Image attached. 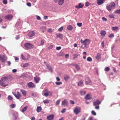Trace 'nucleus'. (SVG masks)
<instances>
[{"label":"nucleus","instance_id":"nucleus-21","mask_svg":"<svg viewBox=\"0 0 120 120\" xmlns=\"http://www.w3.org/2000/svg\"><path fill=\"white\" fill-rule=\"evenodd\" d=\"M13 15L11 14H8V21L11 20L13 18Z\"/></svg>","mask_w":120,"mask_h":120},{"label":"nucleus","instance_id":"nucleus-4","mask_svg":"<svg viewBox=\"0 0 120 120\" xmlns=\"http://www.w3.org/2000/svg\"><path fill=\"white\" fill-rule=\"evenodd\" d=\"M115 3L112 2L110 4L106 6V9L109 11H110L115 7Z\"/></svg>","mask_w":120,"mask_h":120},{"label":"nucleus","instance_id":"nucleus-61","mask_svg":"<svg viewBox=\"0 0 120 120\" xmlns=\"http://www.w3.org/2000/svg\"><path fill=\"white\" fill-rule=\"evenodd\" d=\"M102 20L104 21H107V19L104 17H103L102 18Z\"/></svg>","mask_w":120,"mask_h":120},{"label":"nucleus","instance_id":"nucleus-19","mask_svg":"<svg viewBox=\"0 0 120 120\" xmlns=\"http://www.w3.org/2000/svg\"><path fill=\"white\" fill-rule=\"evenodd\" d=\"M84 5L83 4L82 5L81 3H80L78 5H76L75 7L79 9L82 8Z\"/></svg>","mask_w":120,"mask_h":120},{"label":"nucleus","instance_id":"nucleus-27","mask_svg":"<svg viewBox=\"0 0 120 120\" xmlns=\"http://www.w3.org/2000/svg\"><path fill=\"white\" fill-rule=\"evenodd\" d=\"M83 84V82L82 80H80L78 82V86H81Z\"/></svg>","mask_w":120,"mask_h":120},{"label":"nucleus","instance_id":"nucleus-6","mask_svg":"<svg viewBox=\"0 0 120 120\" xmlns=\"http://www.w3.org/2000/svg\"><path fill=\"white\" fill-rule=\"evenodd\" d=\"M74 113L76 115L78 114L80 111V109L79 107H76L74 110Z\"/></svg>","mask_w":120,"mask_h":120},{"label":"nucleus","instance_id":"nucleus-62","mask_svg":"<svg viewBox=\"0 0 120 120\" xmlns=\"http://www.w3.org/2000/svg\"><path fill=\"white\" fill-rule=\"evenodd\" d=\"M26 5L28 7H30L31 6V4L29 2L27 3H26Z\"/></svg>","mask_w":120,"mask_h":120},{"label":"nucleus","instance_id":"nucleus-52","mask_svg":"<svg viewBox=\"0 0 120 120\" xmlns=\"http://www.w3.org/2000/svg\"><path fill=\"white\" fill-rule=\"evenodd\" d=\"M66 109L64 108L62 109V110L61 111V112L62 113H64L66 111Z\"/></svg>","mask_w":120,"mask_h":120},{"label":"nucleus","instance_id":"nucleus-51","mask_svg":"<svg viewBox=\"0 0 120 120\" xmlns=\"http://www.w3.org/2000/svg\"><path fill=\"white\" fill-rule=\"evenodd\" d=\"M60 99H59L56 101V104L57 105H58L59 104L60 102Z\"/></svg>","mask_w":120,"mask_h":120},{"label":"nucleus","instance_id":"nucleus-32","mask_svg":"<svg viewBox=\"0 0 120 120\" xmlns=\"http://www.w3.org/2000/svg\"><path fill=\"white\" fill-rule=\"evenodd\" d=\"M8 100H11L12 102H13V98L10 95H9L8 96Z\"/></svg>","mask_w":120,"mask_h":120},{"label":"nucleus","instance_id":"nucleus-15","mask_svg":"<svg viewBox=\"0 0 120 120\" xmlns=\"http://www.w3.org/2000/svg\"><path fill=\"white\" fill-rule=\"evenodd\" d=\"M101 103V102L99 100H97L96 101L93 102V105L94 106L97 105H99Z\"/></svg>","mask_w":120,"mask_h":120},{"label":"nucleus","instance_id":"nucleus-60","mask_svg":"<svg viewBox=\"0 0 120 120\" xmlns=\"http://www.w3.org/2000/svg\"><path fill=\"white\" fill-rule=\"evenodd\" d=\"M31 94L32 96L34 97H36L37 96V95L34 93H32Z\"/></svg>","mask_w":120,"mask_h":120},{"label":"nucleus","instance_id":"nucleus-54","mask_svg":"<svg viewBox=\"0 0 120 120\" xmlns=\"http://www.w3.org/2000/svg\"><path fill=\"white\" fill-rule=\"evenodd\" d=\"M63 27H61L58 29V30L59 31H61L63 30Z\"/></svg>","mask_w":120,"mask_h":120},{"label":"nucleus","instance_id":"nucleus-41","mask_svg":"<svg viewBox=\"0 0 120 120\" xmlns=\"http://www.w3.org/2000/svg\"><path fill=\"white\" fill-rule=\"evenodd\" d=\"M87 60L88 61L91 62L92 61V58L90 57H88L87 59Z\"/></svg>","mask_w":120,"mask_h":120},{"label":"nucleus","instance_id":"nucleus-53","mask_svg":"<svg viewBox=\"0 0 120 120\" xmlns=\"http://www.w3.org/2000/svg\"><path fill=\"white\" fill-rule=\"evenodd\" d=\"M118 13L119 14H120V9L118 10L115 11V13Z\"/></svg>","mask_w":120,"mask_h":120},{"label":"nucleus","instance_id":"nucleus-2","mask_svg":"<svg viewBox=\"0 0 120 120\" xmlns=\"http://www.w3.org/2000/svg\"><path fill=\"white\" fill-rule=\"evenodd\" d=\"M25 49L28 50L34 48V45L31 43L29 42H26L24 44Z\"/></svg>","mask_w":120,"mask_h":120},{"label":"nucleus","instance_id":"nucleus-22","mask_svg":"<svg viewBox=\"0 0 120 120\" xmlns=\"http://www.w3.org/2000/svg\"><path fill=\"white\" fill-rule=\"evenodd\" d=\"M21 92L22 94L24 96H26V92L24 90H21Z\"/></svg>","mask_w":120,"mask_h":120},{"label":"nucleus","instance_id":"nucleus-38","mask_svg":"<svg viewBox=\"0 0 120 120\" xmlns=\"http://www.w3.org/2000/svg\"><path fill=\"white\" fill-rule=\"evenodd\" d=\"M15 105L14 104H12L10 105V107L11 108H14L15 107Z\"/></svg>","mask_w":120,"mask_h":120},{"label":"nucleus","instance_id":"nucleus-5","mask_svg":"<svg viewBox=\"0 0 120 120\" xmlns=\"http://www.w3.org/2000/svg\"><path fill=\"white\" fill-rule=\"evenodd\" d=\"M22 24L21 22V21L19 19L15 25V27L19 30L21 29L22 28Z\"/></svg>","mask_w":120,"mask_h":120},{"label":"nucleus","instance_id":"nucleus-31","mask_svg":"<svg viewBox=\"0 0 120 120\" xmlns=\"http://www.w3.org/2000/svg\"><path fill=\"white\" fill-rule=\"evenodd\" d=\"M12 94L17 99H19V98L20 97L19 95L17 96V95L15 92H12Z\"/></svg>","mask_w":120,"mask_h":120},{"label":"nucleus","instance_id":"nucleus-29","mask_svg":"<svg viewBox=\"0 0 120 120\" xmlns=\"http://www.w3.org/2000/svg\"><path fill=\"white\" fill-rule=\"evenodd\" d=\"M86 91L83 90H82L80 91V93L82 95H84L86 94Z\"/></svg>","mask_w":120,"mask_h":120},{"label":"nucleus","instance_id":"nucleus-49","mask_svg":"<svg viewBox=\"0 0 120 120\" xmlns=\"http://www.w3.org/2000/svg\"><path fill=\"white\" fill-rule=\"evenodd\" d=\"M92 114L94 116H95L96 115V113L93 110L91 111Z\"/></svg>","mask_w":120,"mask_h":120},{"label":"nucleus","instance_id":"nucleus-39","mask_svg":"<svg viewBox=\"0 0 120 120\" xmlns=\"http://www.w3.org/2000/svg\"><path fill=\"white\" fill-rule=\"evenodd\" d=\"M12 79V76L11 75H9V76L8 75V81H11Z\"/></svg>","mask_w":120,"mask_h":120},{"label":"nucleus","instance_id":"nucleus-10","mask_svg":"<svg viewBox=\"0 0 120 120\" xmlns=\"http://www.w3.org/2000/svg\"><path fill=\"white\" fill-rule=\"evenodd\" d=\"M27 85L29 88H34L35 87L34 84L32 82H30L27 83Z\"/></svg>","mask_w":120,"mask_h":120},{"label":"nucleus","instance_id":"nucleus-58","mask_svg":"<svg viewBox=\"0 0 120 120\" xmlns=\"http://www.w3.org/2000/svg\"><path fill=\"white\" fill-rule=\"evenodd\" d=\"M89 5V3L87 2H86L85 5L86 6L88 7V6Z\"/></svg>","mask_w":120,"mask_h":120},{"label":"nucleus","instance_id":"nucleus-48","mask_svg":"<svg viewBox=\"0 0 120 120\" xmlns=\"http://www.w3.org/2000/svg\"><path fill=\"white\" fill-rule=\"evenodd\" d=\"M73 56V58L74 59H75L78 56V55L77 54H76L75 55H74Z\"/></svg>","mask_w":120,"mask_h":120},{"label":"nucleus","instance_id":"nucleus-36","mask_svg":"<svg viewBox=\"0 0 120 120\" xmlns=\"http://www.w3.org/2000/svg\"><path fill=\"white\" fill-rule=\"evenodd\" d=\"M109 17L111 18H114L115 17L113 14H110L109 16Z\"/></svg>","mask_w":120,"mask_h":120},{"label":"nucleus","instance_id":"nucleus-55","mask_svg":"<svg viewBox=\"0 0 120 120\" xmlns=\"http://www.w3.org/2000/svg\"><path fill=\"white\" fill-rule=\"evenodd\" d=\"M118 28V27L116 26L113 27L112 28V29L114 30H116Z\"/></svg>","mask_w":120,"mask_h":120},{"label":"nucleus","instance_id":"nucleus-30","mask_svg":"<svg viewBox=\"0 0 120 120\" xmlns=\"http://www.w3.org/2000/svg\"><path fill=\"white\" fill-rule=\"evenodd\" d=\"M73 27L72 26L69 25L67 27V29L69 30H71L73 29Z\"/></svg>","mask_w":120,"mask_h":120},{"label":"nucleus","instance_id":"nucleus-50","mask_svg":"<svg viewBox=\"0 0 120 120\" xmlns=\"http://www.w3.org/2000/svg\"><path fill=\"white\" fill-rule=\"evenodd\" d=\"M82 24L81 23H78L77 25L79 27H81L82 25Z\"/></svg>","mask_w":120,"mask_h":120},{"label":"nucleus","instance_id":"nucleus-37","mask_svg":"<svg viewBox=\"0 0 120 120\" xmlns=\"http://www.w3.org/2000/svg\"><path fill=\"white\" fill-rule=\"evenodd\" d=\"M27 106H25V107H24V108H23L21 111L22 112H23L25 111H26L27 108Z\"/></svg>","mask_w":120,"mask_h":120},{"label":"nucleus","instance_id":"nucleus-47","mask_svg":"<svg viewBox=\"0 0 120 120\" xmlns=\"http://www.w3.org/2000/svg\"><path fill=\"white\" fill-rule=\"evenodd\" d=\"M47 31L51 33L52 32V29L49 28L48 29Z\"/></svg>","mask_w":120,"mask_h":120},{"label":"nucleus","instance_id":"nucleus-64","mask_svg":"<svg viewBox=\"0 0 120 120\" xmlns=\"http://www.w3.org/2000/svg\"><path fill=\"white\" fill-rule=\"evenodd\" d=\"M37 19L38 20H40L41 19L40 17L38 15L36 16Z\"/></svg>","mask_w":120,"mask_h":120},{"label":"nucleus","instance_id":"nucleus-16","mask_svg":"<svg viewBox=\"0 0 120 120\" xmlns=\"http://www.w3.org/2000/svg\"><path fill=\"white\" fill-rule=\"evenodd\" d=\"M47 68L51 72H53L52 69L50 65L48 64H46V65Z\"/></svg>","mask_w":120,"mask_h":120},{"label":"nucleus","instance_id":"nucleus-7","mask_svg":"<svg viewBox=\"0 0 120 120\" xmlns=\"http://www.w3.org/2000/svg\"><path fill=\"white\" fill-rule=\"evenodd\" d=\"M85 84H86L88 85L90 84L91 82L89 77L88 76L86 77L85 79Z\"/></svg>","mask_w":120,"mask_h":120},{"label":"nucleus","instance_id":"nucleus-45","mask_svg":"<svg viewBox=\"0 0 120 120\" xmlns=\"http://www.w3.org/2000/svg\"><path fill=\"white\" fill-rule=\"evenodd\" d=\"M109 37L110 38H113L114 37V35L113 34H111L108 35Z\"/></svg>","mask_w":120,"mask_h":120},{"label":"nucleus","instance_id":"nucleus-59","mask_svg":"<svg viewBox=\"0 0 120 120\" xmlns=\"http://www.w3.org/2000/svg\"><path fill=\"white\" fill-rule=\"evenodd\" d=\"M70 103L71 104H75V102L74 101L70 100Z\"/></svg>","mask_w":120,"mask_h":120},{"label":"nucleus","instance_id":"nucleus-8","mask_svg":"<svg viewBox=\"0 0 120 120\" xmlns=\"http://www.w3.org/2000/svg\"><path fill=\"white\" fill-rule=\"evenodd\" d=\"M14 120H16L18 117V112H15L12 114Z\"/></svg>","mask_w":120,"mask_h":120},{"label":"nucleus","instance_id":"nucleus-23","mask_svg":"<svg viewBox=\"0 0 120 120\" xmlns=\"http://www.w3.org/2000/svg\"><path fill=\"white\" fill-rule=\"evenodd\" d=\"M101 54L100 53L97 54L96 56V58L98 60H99L101 59Z\"/></svg>","mask_w":120,"mask_h":120},{"label":"nucleus","instance_id":"nucleus-43","mask_svg":"<svg viewBox=\"0 0 120 120\" xmlns=\"http://www.w3.org/2000/svg\"><path fill=\"white\" fill-rule=\"evenodd\" d=\"M110 70L109 68L108 67H106L105 69V70L106 71L108 72Z\"/></svg>","mask_w":120,"mask_h":120},{"label":"nucleus","instance_id":"nucleus-11","mask_svg":"<svg viewBox=\"0 0 120 120\" xmlns=\"http://www.w3.org/2000/svg\"><path fill=\"white\" fill-rule=\"evenodd\" d=\"M35 32L33 31H30L28 34V36L29 37H31L34 36L35 34Z\"/></svg>","mask_w":120,"mask_h":120},{"label":"nucleus","instance_id":"nucleus-1","mask_svg":"<svg viewBox=\"0 0 120 120\" xmlns=\"http://www.w3.org/2000/svg\"><path fill=\"white\" fill-rule=\"evenodd\" d=\"M8 78L6 77H2L0 80V85L3 87H4L8 85Z\"/></svg>","mask_w":120,"mask_h":120},{"label":"nucleus","instance_id":"nucleus-63","mask_svg":"<svg viewBox=\"0 0 120 120\" xmlns=\"http://www.w3.org/2000/svg\"><path fill=\"white\" fill-rule=\"evenodd\" d=\"M44 94V95L46 97L47 96L49 95L48 93L47 92L45 93Z\"/></svg>","mask_w":120,"mask_h":120},{"label":"nucleus","instance_id":"nucleus-14","mask_svg":"<svg viewBox=\"0 0 120 120\" xmlns=\"http://www.w3.org/2000/svg\"><path fill=\"white\" fill-rule=\"evenodd\" d=\"M106 0H97V3L98 5H101Z\"/></svg>","mask_w":120,"mask_h":120},{"label":"nucleus","instance_id":"nucleus-44","mask_svg":"<svg viewBox=\"0 0 120 120\" xmlns=\"http://www.w3.org/2000/svg\"><path fill=\"white\" fill-rule=\"evenodd\" d=\"M29 64L28 63H26L25 64H24L23 65V67H25L28 66Z\"/></svg>","mask_w":120,"mask_h":120},{"label":"nucleus","instance_id":"nucleus-18","mask_svg":"<svg viewBox=\"0 0 120 120\" xmlns=\"http://www.w3.org/2000/svg\"><path fill=\"white\" fill-rule=\"evenodd\" d=\"M86 100H88L91 99V97L90 96V94H88L86 95L85 97Z\"/></svg>","mask_w":120,"mask_h":120},{"label":"nucleus","instance_id":"nucleus-25","mask_svg":"<svg viewBox=\"0 0 120 120\" xmlns=\"http://www.w3.org/2000/svg\"><path fill=\"white\" fill-rule=\"evenodd\" d=\"M70 78V77L67 75H66L65 76H64V79L66 81H67Z\"/></svg>","mask_w":120,"mask_h":120},{"label":"nucleus","instance_id":"nucleus-9","mask_svg":"<svg viewBox=\"0 0 120 120\" xmlns=\"http://www.w3.org/2000/svg\"><path fill=\"white\" fill-rule=\"evenodd\" d=\"M6 57L3 55H0V60L2 62H4L6 60Z\"/></svg>","mask_w":120,"mask_h":120},{"label":"nucleus","instance_id":"nucleus-35","mask_svg":"<svg viewBox=\"0 0 120 120\" xmlns=\"http://www.w3.org/2000/svg\"><path fill=\"white\" fill-rule=\"evenodd\" d=\"M40 29L42 32H44L46 30V28L45 27L42 26L40 27Z\"/></svg>","mask_w":120,"mask_h":120},{"label":"nucleus","instance_id":"nucleus-46","mask_svg":"<svg viewBox=\"0 0 120 120\" xmlns=\"http://www.w3.org/2000/svg\"><path fill=\"white\" fill-rule=\"evenodd\" d=\"M53 45H51L49 46L47 48L49 49V50L51 49H52V48L53 47Z\"/></svg>","mask_w":120,"mask_h":120},{"label":"nucleus","instance_id":"nucleus-40","mask_svg":"<svg viewBox=\"0 0 120 120\" xmlns=\"http://www.w3.org/2000/svg\"><path fill=\"white\" fill-rule=\"evenodd\" d=\"M56 85H59L62 84V82H55Z\"/></svg>","mask_w":120,"mask_h":120},{"label":"nucleus","instance_id":"nucleus-13","mask_svg":"<svg viewBox=\"0 0 120 120\" xmlns=\"http://www.w3.org/2000/svg\"><path fill=\"white\" fill-rule=\"evenodd\" d=\"M54 117V115L53 114L47 116V119L49 120H53Z\"/></svg>","mask_w":120,"mask_h":120},{"label":"nucleus","instance_id":"nucleus-33","mask_svg":"<svg viewBox=\"0 0 120 120\" xmlns=\"http://www.w3.org/2000/svg\"><path fill=\"white\" fill-rule=\"evenodd\" d=\"M75 66L78 71H79L80 70V68L79 65L75 64Z\"/></svg>","mask_w":120,"mask_h":120},{"label":"nucleus","instance_id":"nucleus-26","mask_svg":"<svg viewBox=\"0 0 120 120\" xmlns=\"http://www.w3.org/2000/svg\"><path fill=\"white\" fill-rule=\"evenodd\" d=\"M100 34L101 36H104L106 34V33L105 31L102 30L101 31Z\"/></svg>","mask_w":120,"mask_h":120},{"label":"nucleus","instance_id":"nucleus-12","mask_svg":"<svg viewBox=\"0 0 120 120\" xmlns=\"http://www.w3.org/2000/svg\"><path fill=\"white\" fill-rule=\"evenodd\" d=\"M62 104L64 106H67L68 105V101L66 99H64L62 101Z\"/></svg>","mask_w":120,"mask_h":120},{"label":"nucleus","instance_id":"nucleus-34","mask_svg":"<svg viewBox=\"0 0 120 120\" xmlns=\"http://www.w3.org/2000/svg\"><path fill=\"white\" fill-rule=\"evenodd\" d=\"M43 103L44 104H47L49 102L50 100L48 99H46L43 101Z\"/></svg>","mask_w":120,"mask_h":120},{"label":"nucleus","instance_id":"nucleus-24","mask_svg":"<svg viewBox=\"0 0 120 120\" xmlns=\"http://www.w3.org/2000/svg\"><path fill=\"white\" fill-rule=\"evenodd\" d=\"M64 0H59L58 2V4L60 5H62L64 3Z\"/></svg>","mask_w":120,"mask_h":120},{"label":"nucleus","instance_id":"nucleus-28","mask_svg":"<svg viewBox=\"0 0 120 120\" xmlns=\"http://www.w3.org/2000/svg\"><path fill=\"white\" fill-rule=\"evenodd\" d=\"M41 106H38L37 107L36 110L37 112H39L41 111Z\"/></svg>","mask_w":120,"mask_h":120},{"label":"nucleus","instance_id":"nucleus-42","mask_svg":"<svg viewBox=\"0 0 120 120\" xmlns=\"http://www.w3.org/2000/svg\"><path fill=\"white\" fill-rule=\"evenodd\" d=\"M21 57L22 59H23V60H26V59L25 58L24 56L22 54H21Z\"/></svg>","mask_w":120,"mask_h":120},{"label":"nucleus","instance_id":"nucleus-20","mask_svg":"<svg viewBox=\"0 0 120 120\" xmlns=\"http://www.w3.org/2000/svg\"><path fill=\"white\" fill-rule=\"evenodd\" d=\"M56 36L57 37L61 39L62 40L63 37L62 34H56Z\"/></svg>","mask_w":120,"mask_h":120},{"label":"nucleus","instance_id":"nucleus-17","mask_svg":"<svg viewBox=\"0 0 120 120\" xmlns=\"http://www.w3.org/2000/svg\"><path fill=\"white\" fill-rule=\"evenodd\" d=\"M34 79L35 82L36 83H38L40 80V78L39 77H35L34 78Z\"/></svg>","mask_w":120,"mask_h":120},{"label":"nucleus","instance_id":"nucleus-3","mask_svg":"<svg viewBox=\"0 0 120 120\" xmlns=\"http://www.w3.org/2000/svg\"><path fill=\"white\" fill-rule=\"evenodd\" d=\"M80 42L82 43L83 45H85V47H86L90 43V41L88 39H86L84 41L82 39H81Z\"/></svg>","mask_w":120,"mask_h":120},{"label":"nucleus","instance_id":"nucleus-57","mask_svg":"<svg viewBox=\"0 0 120 120\" xmlns=\"http://www.w3.org/2000/svg\"><path fill=\"white\" fill-rule=\"evenodd\" d=\"M3 2L4 4H6L7 3V0H4L3 1Z\"/></svg>","mask_w":120,"mask_h":120},{"label":"nucleus","instance_id":"nucleus-56","mask_svg":"<svg viewBox=\"0 0 120 120\" xmlns=\"http://www.w3.org/2000/svg\"><path fill=\"white\" fill-rule=\"evenodd\" d=\"M61 46L57 47H56V49L57 50H60L61 49Z\"/></svg>","mask_w":120,"mask_h":120}]
</instances>
